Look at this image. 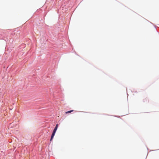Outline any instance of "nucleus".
<instances>
[{
	"label": "nucleus",
	"instance_id": "5",
	"mask_svg": "<svg viewBox=\"0 0 159 159\" xmlns=\"http://www.w3.org/2000/svg\"><path fill=\"white\" fill-rule=\"evenodd\" d=\"M73 111H74L73 110H70V111H68L66 112V114H67V113H71V112Z\"/></svg>",
	"mask_w": 159,
	"mask_h": 159
},
{
	"label": "nucleus",
	"instance_id": "2",
	"mask_svg": "<svg viewBox=\"0 0 159 159\" xmlns=\"http://www.w3.org/2000/svg\"><path fill=\"white\" fill-rule=\"evenodd\" d=\"M55 133H56V132L53 131L52 133V136L51 137L50 141H51L52 140V139L53 138Z\"/></svg>",
	"mask_w": 159,
	"mask_h": 159
},
{
	"label": "nucleus",
	"instance_id": "3",
	"mask_svg": "<svg viewBox=\"0 0 159 159\" xmlns=\"http://www.w3.org/2000/svg\"><path fill=\"white\" fill-rule=\"evenodd\" d=\"M58 125V124H57L56 125V126H55V128L53 131V132H56V131L57 130V129Z\"/></svg>",
	"mask_w": 159,
	"mask_h": 159
},
{
	"label": "nucleus",
	"instance_id": "4",
	"mask_svg": "<svg viewBox=\"0 0 159 159\" xmlns=\"http://www.w3.org/2000/svg\"><path fill=\"white\" fill-rule=\"evenodd\" d=\"M149 102V100L147 98H145V99H144L143 100V102Z\"/></svg>",
	"mask_w": 159,
	"mask_h": 159
},
{
	"label": "nucleus",
	"instance_id": "1",
	"mask_svg": "<svg viewBox=\"0 0 159 159\" xmlns=\"http://www.w3.org/2000/svg\"><path fill=\"white\" fill-rule=\"evenodd\" d=\"M55 133H56V132L53 131L52 133V136L51 137L50 141H51L52 140V139L53 138Z\"/></svg>",
	"mask_w": 159,
	"mask_h": 159
}]
</instances>
